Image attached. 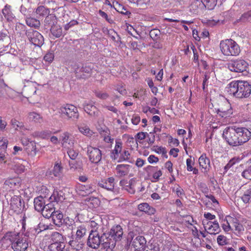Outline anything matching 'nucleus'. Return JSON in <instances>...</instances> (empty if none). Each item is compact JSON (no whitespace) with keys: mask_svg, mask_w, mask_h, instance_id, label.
Returning a JSON list of instances; mask_svg holds the SVG:
<instances>
[{"mask_svg":"<svg viewBox=\"0 0 251 251\" xmlns=\"http://www.w3.org/2000/svg\"><path fill=\"white\" fill-rule=\"evenodd\" d=\"M49 219L42 218L41 219L40 223L38 224L37 227L34 228L35 233L39 234L42 231L48 229L50 228V224H49L48 221Z\"/></svg>","mask_w":251,"mask_h":251,"instance_id":"obj_20","label":"nucleus"},{"mask_svg":"<svg viewBox=\"0 0 251 251\" xmlns=\"http://www.w3.org/2000/svg\"><path fill=\"white\" fill-rule=\"evenodd\" d=\"M225 92L236 98H246L251 95V85L247 81L234 80L227 85Z\"/></svg>","mask_w":251,"mask_h":251,"instance_id":"obj_2","label":"nucleus"},{"mask_svg":"<svg viewBox=\"0 0 251 251\" xmlns=\"http://www.w3.org/2000/svg\"><path fill=\"white\" fill-rule=\"evenodd\" d=\"M98 185L108 191H112L114 187V178L108 177L106 179H102L98 182Z\"/></svg>","mask_w":251,"mask_h":251,"instance_id":"obj_17","label":"nucleus"},{"mask_svg":"<svg viewBox=\"0 0 251 251\" xmlns=\"http://www.w3.org/2000/svg\"><path fill=\"white\" fill-rule=\"evenodd\" d=\"M70 159H71L69 161V163L71 169L75 170L81 168V162L76 160V158H70Z\"/></svg>","mask_w":251,"mask_h":251,"instance_id":"obj_40","label":"nucleus"},{"mask_svg":"<svg viewBox=\"0 0 251 251\" xmlns=\"http://www.w3.org/2000/svg\"><path fill=\"white\" fill-rule=\"evenodd\" d=\"M8 145V140L4 137H0V150L5 151Z\"/></svg>","mask_w":251,"mask_h":251,"instance_id":"obj_55","label":"nucleus"},{"mask_svg":"<svg viewBox=\"0 0 251 251\" xmlns=\"http://www.w3.org/2000/svg\"><path fill=\"white\" fill-rule=\"evenodd\" d=\"M65 247V243L63 242H54L52 243L49 246L50 251H61Z\"/></svg>","mask_w":251,"mask_h":251,"instance_id":"obj_31","label":"nucleus"},{"mask_svg":"<svg viewBox=\"0 0 251 251\" xmlns=\"http://www.w3.org/2000/svg\"><path fill=\"white\" fill-rule=\"evenodd\" d=\"M25 150L27 153L30 155H36L38 151L36 148V142L35 141H31L28 147H26Z\"/></svg>","mask_w":251,"mask_h":251,"instance_id":"obj_39","label":"nucleus"},{"mask_svg":"<svg viewBox=\"0 0 251 251\" xmlns=\"http://www.w3.org/2000/svg\"><path fill=\"white\" fill-rule=\"evenodd\" d=\"M25 202L20 196L14 195L10 201V210L15 213L19 214L25 209Z\"/></svg>","mask_w":251,"mask_h":251,"instance_id":"obj_10","label":"nucleus"},{"mask_svg":"<svg viewBox=\"0 0 251 251\" xmlns=\"http://www.w3.org/2000/svg\"><path fill=\"white\" fill-rule=\"evenodd\" d=\"M84 111L89 115L93 117H98L100 114V110L92 103H86L84 105Z\"/></svg>","mask_w":251,"mask_h":251,"instance_id":"obj_22","label":"nucleus"},{"mask_svg":"<svg viewBox=\"0 0 251 251\" xmlns=\"http://www.w3.org/2000/svg\"><path fill=\"white\" fill-rule=\"evenodd\" d=\"M105 236L104 232L100 235L97 229H92L87 239V246L93 249H98L100 245L103 247L105 245V242L107 243Z\"/></svg>","mask_w":251,"mask_h":251,"instance_id":"obj_5","label":"nucleus"},{"mask_svg":"<svg viewBox=\"0 0 251 251\" xmlns=\"http://www.w3.org/2000/svg\"><path fill=\"white\" fill-rule=\"evenodd\" d=\"M79 132L85 136L91 137L94 132L90 129L89 126L85 124L81 125L78 127Z\"/></svg>","mask_w":251,"mask_h":251,"instance_id":"obj_35","label":"nucleus"},{"mask_svg":"<svg viewBox=\"0 0 251 251\" xmlns=\"http://www.w3.org/2000/svg\"><path fill=\"white\" fill-rule=\"evenodd\" d=\"M123 143L120 140H116L113 153L115 155H120L123 152Z\"/></svg>","mask_w":251,"mask_h":251,"instance_id":"obj_42","label":"nucleus"},{"mask_svg":"<svg viewBox=\"0 0 251 251\" xmlns=\"http://www.w3.org/2000/svg\"><path fill=\"white\" fill-rule=\"evenodd\" d=\"M130 165L125 164H119L116 166V170L119 176H123L127 175L129 172Z\"/></svg>","mask_w":251,"mask_h":251,"instance_id":"obj_29","label":"nucleus"},{"mask_svg":"<svg viewBox=\"0 0 251 251\" xmlns=\"http://www.w3.org/2000/svg\"><path fill=\"white\" fill-rule=\"evenodd\" d=\"M160 34V30L156 29H152L150 32V37L154 40H157L159 38Z\"/></svg>","mask_w":251,"mask_h":251,"instance_id":"obj_54","label":"nucleus"},{"mask_svg":"<svg viewBox=\"0 0 251 251\" xmlns=\"http://www.w3.org/2000/svg\"><path fill=\"white\" fill-rule=\"evenodd\" d=\"M154 151L158 154H161L164 157H167V151L165 147L156 146L154 147Z\"/></svg>","mask_w":251,"mask_h":251,"instance_id":"obj_53","label":"nucleus"},{"mask_svg":"<svg viewBox=\"0 0 251 251\" xmlns=\"http://www.w3.org/2000/svg\"><path fill=\"white\" fill-rule=\"evenodd\" d=\"M141 231L140 227L138 226L133 227L129 231L127 237V242L131 244L132 240L134 237L135 238L137 236H139V234Z\"/></svg>","mask_w":251,"mask_h":251,"instance_id":"obj_28","label":"nucleus"},{"mask_svg":"<svg viewBox=\"0 0 251 251\" xmlns=\"http://www.w3.org/2000/svg\"><path fill=\"white\" fill-rule=\"evenodd\" d=\"M11 6L6 4L2 10V13L5 18L9 22H12L15 19V16L11 11Z\"/></svg>","mask_w":251,"mask_h":251,"instance_id":"obj_26","label":"nucleus"},{"mask_svg":"<svg viewBox=\"0 0 251 251\" xmlns=\"http://www.w3.org/2000/svg\"><path fill=\"white\" fill-rule=\"evenodd\" d=\"M55 208L52 202L46 204V206L44 208L42 212V216L46 218H50L52 214L55 211Z\"/></svg>","mask_w":251,"mask_h":251,"instance_id":"obj_23","label":"nucleus"},{"mask_svg":"<svg viewBox=\"0 0 251 251\" xmlns=\"http://www.w3.org/2000/svg\"><path fill=\"white\" fill-rule=\"evenodd\" d=\"M205 230H207V233L210 234H216L220 231L219 223L217 221L214 222L208 221L207 220L202 221Z\"/></svg>","mask_w":251,"mask_h":251,"instance_id":"obj_14","label":"nucleus"},{"mask_svg":"<svg viewBox=\"0 0 251 251\" xmlns=\"http://www.w3.org/2000/svg\"><path fill=\"white\" fill-rule=\"evenodd\" d=\"M28 119L29 121L35 123H42L43 122V117L39 113L35 112H31L28 114Z\"/></svg>","mask_w":251,"mask_h":251,"instance_id":"obj_30","label":"nucleus"},{"mask_svg":"<svg viewBox=\"0 0 251 251\" xmlns=\"http://www.w3.org/2000/svg\"><path fill=\"white\" fill-rule=\"evenodd\" d=\"M87 229L84 225H80L77 228V230L75 236L73 237L79 240H84V237L86 235Z\"/></svg>","mask_w":251,"mask_h":251,"instance_id":"obj_32","label":"nucleus"},{"mask_svg":"<svg viewBox=\"0 0 251 251\" xmlns=\"http://www.w3.org/2000/svg\"><path fill=\"white\" fill-rule=\"evenodd\" d=\"M242 176L245 178L251 179V166L242 172Z\"/></svg>","mask_w":251,"mask_h":251,"instance_id":"obj_59","label":"nucleus"},{"mask_svg":"<svg viewBox=\"0 0 251 251\" xmlns=\"http://www.w3.org/2000/svg\"><path fill=\"white\" fill-rule=\"evenodd\" d=\"M26 24L29 26L34 27H38L40 25V22L38 20L31 17L26 18Z\"/></svg>","mask_w":251,"mask_h":251,"instance_id":"obj_44","label":"nucleus"},{"mask_svg":"<svg viewBox=\"0 0 251 251\" xmlns=\"http://www.w3.org/2000/svg\"><path fill=\"white\" fill-rule=\"evenodd\" d=\"M117 8V11L122 14L125 15H129L130 14V12L127 10V9L122 5L119 4L118 7Z\"/></svg>","mask_w":251,"mask_h":251,"instance_id":"obj_58","label":"nucleus"},{"mask_svg":"<svg viewBox=\"0 0 251 251\" xmlns=\"http://www.w3.org/2000/svg\"><path fill=\"white\" fill-rule=\"evenodd\" d=\"M6 237L11 240V247L14 251H25L29 247L30 241L26 234L12 232Z\"/></svg>","mask_w":251,"mask_h":251,"instance_id":"obj_3","label":"nucleus"},{"mask_svg":"<svg viewBox=\"0 0 251 251\" xmlns=\"http://www.w3.org/2000/svg\"><path fill=\"white\" fill-rule=\"evenodd\" d=\"M241 198L243 202L246 203L251 201V187L246 190Z\"/></svg>","mask_w":251,"mask_h":251,"instance_id":"obj_49","label":"nucleus"},{"mask_svg":"<svg viewBox=\"0 0 251 251\" xmlns=\"http://www.w3.org/2000/svg\"><path fill=\"white\" fill-rule=\"evenodd\" d=\"M215 109L217 114L224 118L229 117L233 113L231 104L226 100L219 101L218 107Z\"/></svg>","mask_w":251,"mask_h":251,"instance_id":"obj_9","label":"nucleus"},{"mask_svg":"<svg viewBox=\"0 0 251 251\" xmlns=\"http://www.w3.org/2000/svg\"><path fill=\"white\" fill-rule=\"evenodd\" d=\"M12 233V232H6L1 239L0 240V248L3 250L7 249L8 247L11 246V240L7 237V235Z\"/></svg>","mask_w":251,"mask_h":251,"instance_id":"obj_34","label":"nucleus"},{"mask_svg":"<svg viewBox=\"0 0 251 251\" xmlns=\"http://www.w3.org/2000/svg\"><path fill=\"white\" fill-rule=\"evenodd\" d=\"M54 59V54L51 52H48L46 54L44 57V59L45 61L49 63H51Z\"/></svg>","mask_w":251,"mask_h":251,"instance_id":"obj_64","label":"nucleus"},{"mask_svg":"<svg viewBox=\"0 0 251 251\" xmlns=\"http://www.w3.org/2000/svg\"><path fill=\"white\" fill-rule=\"evenodd\" d=\"M106 240L111 247H115L117 241H120L123 235V230L121 226L117 225L113 226L107 232H104Z\"/></svg>","mask_w":251,"mask_h":251,"instance_id":"obj_6","label":"nucleus"},{"mask_svg":"<svg viewBox=\"0 0 251 251\" xmlns=\"http://www.w3.org/2000/svg\"><path fill=\"white\" fill-rule=\"evenodd\" d=\"M69 244L73 250L76 251H81L83 250L84 245V240H79L72 237V240L69 242Z\"/></svg>","mask_w":251,"mask_h":251,"instance_id":"obj_18","label":"nucleus"},{"mask_svg":"<svg viewBox=\"0 0 251 251\" xmlns=\"http://www.w3.org/2000/svg\"><path fill=\"white\" fill-rule=\"evenodd\" d=\"M21 182V179L19 177L10 178L5 181L4 185L9 186L12 189H15L19 188Z\"/></svg>","mask_w":251,"mask_h":251,"instance_id":"obj_21","label":"nucleus"},{"mask_svg":"<svg viewBox=\"0 0 251 251\" xmlns=\"http://www.w3.org/2000/svg\"><path fill=\"white\" fill-rule=\"evenodd\" d=\"M62 170L63 168L61 167V164L57 163L54 165L52 173L54 176L60 177L62 174Z\"/></svg>","mask_w":251,"mask_h":251,"instance_id":"obj_46","label":"nucleus"},{"mask_svg":"<svg viewBox=\"0 0 251 251\" xmlns=\"http://www.w3.org/2000/svg\"><path fill=\"white\" fill-rule=\"evenodd\" d=\"M203 3L208 9H212L217 4V0H203Z\"/></svg>","mask_w":251,"mask_h":251,"instance_id":"obj_52","label":"nucleus"},{"mask_svg":"<svg viewBox=\"0 0 251 251\" xmlns=\"http://www.w3.org/2000/svg\"><path fill=\"white\" fill-rule=\"evenodd\" d=\"M105 133V136H104L103 140L106 143H112L113 142L114 139L111 138L110 136V133L109 130L103 131Z\"/></svg>","mask_w":251,"mask_h":251,"instance_id":"obj_62","label":"nucleus"},{"mask_svg":"<svg viewBox=\"0 0 251 251\" xmlns=\"http://www.w3.org/2000/svg\"><path fill=\"white\" fill-rule=\"evenodd\" d=\"M219 46L222 53L226 56H237L241 52L240 47L232 39L221 41Z\"/></svg>","mask_w":251,"mask_h":251,"instance_id":"obj_4","label":"nucleus"},{"mask_svg":"<svg viewBox=\"0 0 251 251\" xmlns=\"http://www.w3.org/2000/svg\"><path fill=\"white\" fill-rule=\"evenodd\" d=\"M46 205L45 199L42 196H39L34 199V206L36 211L42 212Z\"/></svg>","mask_w":251,"mask_h":251,"instance_id":"obj_24","label":"nucleus"},{"mask_svg":"<svg viewBox=\"0 0 251 251\" xmlns=\"http://www.w3.org/2000/svg\"><path fill=\"white\" fill-rule=\"evenodd\" d=\"M29 41L36 46H41L44 42L43 36L36 30H31L26 33Z\"/></svg>","mask_w":251,"mask_h":251,"instance_id":"obj_11","label":"nucleus"},{"mask_svg":"<svg viewBox=\"0 0 251 251\" xmlns=\"http://www.w3.org/2000/svg\"><path fill=\"white\" fill-rule=\"evenodd\" d=\"M50 218H51L53 224L56 226L60 227L63 225L64 219L61 211L56 210Z\"/></svg>","mask_w":251,"mask_h":251,"instance_id":"obj_19","label":"nucleus"},{"mask_svg":"<svg viewBox=\"0 0 251 251\" xmlns=\"http://www.w3.org/2000/svg\"><path fill=\"white\" fill-rule=\"evenodd\" d=\"M150 206V205L147 203H142L138 205V209L140 211L146 213Z\"/></svg>","mask_w":251,"mask_h":251,"instance_id":"obj_61","label":"nucleus"},{"mask_svg":"<svg viewBox=\"0 0 251 251\" xmlns=\"http://www.w3.org/2000/svg\"><path fill=\"white\" fill-rule=\"evenodd\" d=\"M60 141L62 147L70 148L74 146L75 139L72 134L66 131L60 135Z\"/></svg>","mask_w":251,"mask_h":251,"instance_id":"obj_13","label":"nucleus"},{"mask_svg":"<svg viewBox=\"0 0 251 251\" xmlns=\"http://www.w3.org/2000/svg\"><path fill=\"white\" fill-rule=\"evenodd\" d=\"M221 23H222V21L216 18L210 19L207 21V24L210 26H214Z\"/></svg>","mask_w":251,"mask_h":251,"instance_id":"obj_63","label":"nucleus"},{"mask_svg":"<svg viewBox=\"0 0 251 251\" xmlns=\"http://www.w3.org/2000/svg\"><path fill=\"white\" fill-rule=\"evenodd\" d=\"M58 112L62 117L68 119H78L79 113L77 108L71 104H65L58 108Z\"/></svg>","mask_w":251,"mask_h":251,"instance_id":"obj_7","label":"nucleus"},{"mask_svg":"<svg viewBox=\"0 0 251 251\" xmlns=\"http://www.w3.org/2000/svg\"><path fill=\"white\" fill-rule=\"evenodd\" d=\"M233 226L235 228V233L237 235L240 236L243 233L244 227L241 224L239 223V221L236 219L233 220Z\"/></svg>","mask_w":251,"mask_h":251,"instance_id":"obj_38","label":"nucleus"},{"mask_svg":"<svg viewBox=\"0 0 251 251\" xmlns=\"http://www.w3.org/2000/svg\"><path fill=\"white\" fill-rule=\"evenodd\" d=\"M147 168L153 173L151 178V181L152 182H157L159 177L162 175V171L160 170H158L157 167L148 166Z\"/></svg>","mask_w":251,"mask_h":251,"instance_id":"obj_25","label":"nucleus"},{"mask_svg":"<svg viewBox=\"0 0 251 251\" xmlns=\"http://www.w3.org/2000/svg\"><path fill=\"white\" fill-rule=\"evenodd\" d=\"M223 136L228 144L236 147L248 142L251 138V132L245 127L229 126L223 131Z\"/></svg>","mask_w":251,"mask_h":251,"instance_id":"obj_1","label":"nucleus"},{"mask_svg":"<svg viewBox=\"0 0 251 251\" xmlns=\"http://www.w3.org/2000/svg\"><path fill=\"white\" fill-rule=\"evenodd\" d=\"M95 95L97 98L102 100H106L109 97V95L107 93L101 91L96 92Z\"/></svg>","mask_w":251,"mask_h":251,"instance_id":"obj_60","label":"nucleus"},{"mask_svg":"<svg viewBox=\"0 0 251 251\" xmlns=\"http://www.w3.org/2000/svg\"><path fill=\"white\" fill-rule=\"evenodd\" d=\"M128 184L126 186V190L130 194H134L135 192V186L136 184V181L134 178L130 179L127 183Z\"/></svg>","mask_w":251,"mask_h":251,"instance_id":"obj_48","label":"nucleus"},{"mask_svg":"<svg viewBox=\"0 0 251 251\" xmlns=\"http://www.w3.org/2000/svg\"><path fill=\"white\" fill-rule=\"evenodd\" d=\"M51 134L50 131L45 130L34 131L32 133V136L33 137L37 139H47L50 137Z\"/></svg>","mask_w":251,"mask_h":251,"instance_id":"obj_27","label":"nucleus"},{"mask_svg":"<svg viewBox=\"0 0 251 251\" xmlns=\"http://www.w3.org/2000/svg\"><path fill=\"white\" fill-rule=\"evenodd\" d=\"M217 241L218 244L221 246L226 245L227 243L226 237L222 235H220L217 237Z\"/></svg>","mask_w":251,"mask_h":251,"instance_id":"obj_56","label":"nucleus"},{"mask_svg":"<svg viewBox=\"0 0 251 251\" xmlns=\"http://www.w3.org/2000/svg\"><path fill=\"white\" fill-rule=\"evenodd\" d=\"M65 199V193L61 190L55 189L50 198L51 202H62Z\"/></svg>","mask_w":251,"mask_h":251,"instance_id":"obj_16","label":"nucleus"},{"mask_svg":"<svg viewBox=\"0 0 251 251\" xmlns=\"http://www.w3.org/2000/svg\"><path fill=\"white\" fill-rule=\"evenodd\" d=\"M50 32L52 35L55 38H59L62 34V29L61 27L56 24L51 25Z\"/></svg>","mask_w":251,"mask_h":251,"instance_id":"obj_36","label":"nucleus"},{"mask_svg":"<svg viewBox=\"0 0 251 251\" xmlns=\"http://www.w3.org/2000/svg\"><path fill=\"white\" fill-rule=\"evenodd\" d=\"M199 162L200 166L205 170L209 169L210 167L209 158H199Z\"/></svg>","mask_w":251,"mask_h":251,"instance_id":"obj_45","label":"nucleus"},{"mask_svg":"<svg viewBox=\"0 0 251 251\" xmlns=\"http://www.w3.org/2000/svg\"><path fill=\"white\" fill-rule=\"evenodd\" d=\"M146 243L147 241L144 236H137L133 238L131 243L135 251H149L147 250V249H149V247L146 246Z\"/></svg>","mask_w":251,"mask_h":251,"instance_id":"obj_12","label":"nucleus"},{"mask_svg":"<svg viewBox=\"0 0 251 251\" xmlns=\"http://www.w3.org/2000/svg\"><path fill=\"white\" fill-rule=\"evenodd\" d=\"M87 153L89 157H101V152L100 149L92 146L88 147Z\"/></svg>","mask_w":251,"mask_h":251,"instance_id":"obj_37","label":"nucleus"},{"mask_svg":"<svg viewBox=\"0 0 251 251\" xmlns=\"http://www.w3.org/2000/svg\"><path fill=\"white\" fill-rule=\"evenodd\" d=\"M69 229L73 230L75 226V222L74 219L67 217L64 219V223Z\"/></svg>","mask_w":251,"mask_h":251,"instance_id":"obj_50","label":"nucleus"},{"mask_svg":"<svg viewBox=\"0 0 251 251\" xmlns=\"http://www.w3.org/2000/svg\"><path fill=\"white\" fill-rule=\"evenodd\" d=\"M146 134H148L147 133L144 132H140L138 133L135 136V140L136 141L135 145L137 146V141H140L144 140L146 137Z\"/></svg>","mask_w":251,"mask_h":251,"instance_id":"obj_57","label":"nucleus"},{"mask_svg":"<svg viewBox=\"0 0 251 251\" xmlns=\"http://www.w3.org/2000/svg\"><path fill=\"white\" fill-rule=\"evenodd\" d=\"M56 23V16L53 14H48L45 19V23L46 25H48L49 26L52 25H55L54 23Z\"/></svg>","mask_w":251,"mask_h":251,"instance_id":"obj_47","label":"nucleus"},{"mask_svg":"<svg viewBox=\"0 0 251 251\" xmlns=\"http://www.w3.org/2000/svg\"><path fill=\"white\" fill-rule=\"evenodd\" d=\"M36 92V88L31 81H27V84L25 85L22 93L26 98H28Z\"/></svg>","mask_w":251,"mask_h":251,"instance_id":"obj_15","label":"nucleus"},{"mask_svg":"<svg viewBox=\"0 0 251 251\" xmlns=\"http://www.w3.org/2000/svg\"><path fill=\"white\" fill-rule=\"evenodd\" d=\"M167 137L168 138V144L171 147H177L179 144L178 140L176 138H173L170 135H167Z\"/></svg>","mask_w":251,"mask_h":251,"instance_id":"obj_51","label":"nucleus"},{"mask_svg":"<svg viewBox=\"0 0 251 251\" xmlns=\"http://www.w3.org/2000/svg\"><path fill=\"white\" fill-rule=\"evenodd\" d=\"M50 10L49 9L46 8L44 6H38L36 10V13L39 16L38 18H40L41 17H44L49 14Z\"/></svg>","mask_w":251,"mask_h":251,"instance_id":"obj_41","label":"nucleus"},{"mask_svg":"<svg viewBox=\"0 0 251 251\" xmlns=\"http://www.w3.org/2000/svg\"><path fill=\"white\" fill-rule=\"evenodd\" d=\"M10 123L12 127L14 128L15 130H24L25 129L24 123L17 120L15 119H12L11 120Z\"/></svg>","mask_w":251,"mask_h":251,"instance_id":"obj_43","label":"nucleus"},{"mask_svg":"<svg viewBox=\"0 0 251 251\" xmlns=\"http://www.w3.org/2000/svg\"><path fill=\"white\" fill-rule=\"evenodd\" d=\"M227 68L235 73H243L249 67L248 63L243 59L237 58L231 60L227 64Z\"/></svg>","mask_w":251,"mask_h":251,"instance_id":"obj_8","label":"nucleus"},{"mask_svg":"<svg viewBox=\"0 0 251 251\" xmlns=\"http://www.w3.org/2000/svg\"><path fill=\"white\" fill-rule=\"evenodd\" d=\"M10 39L7 34L0 32V50L8 47Z\"/></svg>","mask_w":251,"mask_h":251,"instance_id":"obj_33","label":"nucleus"}]
</instances>
